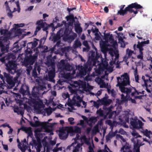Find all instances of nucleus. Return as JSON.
I'll use <instances>...</instances> for the list:
<instances>
[{
	"label": "nucleus",
	"mask_w": 152,
	"mask_h": 152,
	"mask_svg": "<svg viewBox=\"0 0 152 152\" xmlns=\"http://www.w3.org/2000/svg\"><path fill=\"white\" fill-rule=\"evenodd\" d=\"M66 18L67 21L70 20L73 23L75 21L74 16L72 14L70 15L69 16L66 17Z\"/></svg>",
	"instance_id": "34"
},
{
	"label": "nucleus",
	"mask_w": 152,
	"mask_h": 152,
	"mask_svg": "<svg viewBox=\"0 0 152 152\" xmlns=\"http://www.w3.org/2000/svg\"><path fill=\"white\" fill-rule=\"evenodd\" d=\"M48 74V77H47V80L50 82L54 83L55 80L54 79V78L55 77V69L54 68H52L49 71Z\"/></svg>",
	"instance_id": "8"
},
{
	"label": "nucleus",
	"mask_w": 152,
	"mask_h": 152,
	"mask_svg": "<svg viewBox=\"0 0 152 152\" xmlns=\"http://www.w3.org/2000/svg\"><path fill=\"white\" fill-rule=\"evenodd\" d=\"M140 54L137 56V58L138 59H142L143 58V53L142 51H140Z\"/></svg>",
	"instance_id": "55"
},
{
	"label": "nucleus",
	"mask_w": 152,
	"mask_h": 152,
	"mask_svg": "<svg viewBox=\"0 0 152 152\" xmlns=\"http://www.w3.org/2000/svg\"><path fill=\"white\" fill-rule=\"evenodd\" d=\"M35 126H34L35 127H38L42 125V124L39 121H36L35 122Z\"/></svg>",
	"instance_id": "61"
},
{
	"label": "nucleus",
	"mask_w": 152,
	"mask_h": 152,
	"mask_svg": "<svg viewBox=\"0 0 152 152\" xmlns=\"http://www.w3.org/2000/svg\"><path fill=\"white\" fill-rule=\"evenodd\" d=\"M63 29V33H61V35L62 37H63V39L64 40L65 38H66L69 34V29L68 28H66L64 30Z\"/></svg>",
	"instance_id": "21"
},
{
	"label": "nucleus",
	"mask_w": 152,
	"mask_h": 152,
	"mask_svg": "<svg viewBox=\"0 0 152 152\" xmlns=\"http://www.w3.org/2000/svg\"><path fill=\"white\" fill-rule=\"evenodd\" d=\"M132 135L134 137V138H137V137H141V136L137 132H133L132 133Z\"/></svg>",
	"instance_id": "48"
},
{
	"label": "nucleus",
	"mask_w": 152,
	"mask_h": 152,
	"mask_svg": "<svg viewBox=\"0 0 152 152\" xmlns=\"http://www.w3.org/2000/svg\"><path fill=\"white\" fill-rule=\"evenodd\" d=\"M108 93H110V92L111 94V96L113 97H115V92L113 89H112L110 90V89H107Z\"/></svg>",
	"instance_id": "51"
},
{
	"label": "nucleus",
	"mask_w": 152,
	"mask_h": 152,
	"mask_svg": "<svg viewBox=\"0 0 152 152\" xmlns=\"http://www.w3.org/2000/svg\"><path fill=\"white\" fill-rule=\"evenodd\" d=\"M83 45L85 46L87 48H89V46L88 42V41L86 40H85L83 42Z\"/></svg>",
	"instance_id": "59"
},
{
	"label": "nucleus",
	"mask_w": 152,
	"mask_h": 152,
	"mask_svg": "<svg viewBox=\"0 0 152 152\" xmlns=\"http://www.w3.org/2000/svg\"><path fill=\"white\" fill-rule=\"evenodd\" d=\"M40 142L37 141L35 140H33L32 142H30V145H32L33 146H34L36 147L38 144Z\"/></svg>",
	"instance_id": "42"
},
{
	"label": "nucleus",
	"mask_w": 152,
	"mask_h": 152,
	"mask_svg": "<svg viewBox=\"0 0 152 152\" xmlns=\"http://www.w3.org/2000/svg\"><path fill=\"white\" fill-rule=\"evenodd\" d=\"M45 24H46V22H44L42 20H40L37 21L36 23V24L38 26L36 28L34 33L36 34L37 33L41 30V28L45 26Z\"/></svg>",
	"instance_id": "10"
},
{
	"label": "nucleus",
	"mask_w": 152,
	"mask_h": 152,
	"mask_svg": "<svg viewBox=\"0 0 152 152\" xmlns=\"http://www.w3.org/2000/svg\"><path fill=\"white\" fill-rule=\"evenodd\" d=\"M41 147L42 145L40 142L38 144L36 147H35L37 151L38 152H40Z\"/></svg>",
	"instance_id": "52"
},
{
	"label": "nucleus",
	"mask_w": 152,
	"mask_h": 152,
	"mask_svg": "<svg viewBox=\"0 0 152 152\" xmlns=\"http://www.w3.org/2000/svg\"><path fill=\"white\" fill-rule=\"evenodd\" d=\"M14 33V37H16L17 36H20L22 33L24 31L23 29H15L13 30V31Z\"/></svg>",
	"instance_id": "25"
},
{
	"label": "nucleus",
	"mask_w": 152,
	"mask_h": 152,
	"mask_svg": "<svg viewBox=\"0 0 152 152\" xmlns=\"http://www.w3.org/2000/svg\"><path fill=\"white\" fill-rule=\"evenodd\" d=\"M133 51H132L129 49H127L126 50V54L124 57V60L125 62H126L127 61V59L131 57V56L132 55Z\"/></svg>",
	"instance_id": "20"
},
{
	"label": "nucleus",
	"mask_w": 152,
	"mask_h": 152,
	"mask_svg": "<svg viewBox=\"0 0 152 152\" xmlns=\"http://www.w3.org/2000/svg\"><path fill=\"white\" fill-rule=\"evenodd\" d=\"M12 77L10 76V89L12 88V87L15 85V83L12 81Z\"/></svg>",
	"instance_id": "62"
},
{
	"label": "nucleus",
	"mask_w": 152,
	"mask_h": 152,
	"mask_svg": "<svg viewBox=\"0 0 152 152\" xmlns=\"http://www.w3.org/2000/svg\"><path fill=\"white\" fill-rule=\"evenodd\" d=\"M6 9V10L7 12V15L10 17V7L9 6L8 3L7 1L5 2L4 5Z\"/></svg>",
	"instance_id": "35"
},
{
	"label": "nucleus",
	"mask_w": 152,
	"mask_h": 152,
	"mask_svg": "<svg viewBox=\"0 0 152 152\" xmlns=\"http://www.w3.org/2000/svg\"><path fill=\"white\" fill-rule=\"evenodd\" d=\"M117 87H119L121 91L123 93H126V96L129 94L132 91L131 88H126L125 86L130 84L129 77L127 73H125L121 76L117 77Z\"/></svg>",
	"instance_id": "2"
},
{
	"label": "nucleus",
	"mask_w": 152,
	"mask_h": 152,
	"mask_svg": "<svg viewBox=\"0 0 152 152\" xmlns=\"http://www.w3.org/2000/svg\"><path fill=\"white\" fill-rule=\"evenodd\" d=\"M34 68H36V70H37L39 74L40 73L41 68L40 66L37 65L35 64L34 66Z\"/></svg>",
	"instance_id": "57"
},
{
	"label": "nucleus",
	"mask_w": 152,
	"mask_h": 152,
	"mask_svg": "<svg viewBox=\"0 0 152 152\" xmlns=\"http://www.w3.org/2000/svg\"><path fill=\"white\" fill-rule=\"evenodd\" d=\"M108 97H104L101 99H99L97 100L98 102H99L100 104L104 105H109L112 102V100L110 99L107 100Z\"/></svg>",
	"instance_id": "14"
},
{
	"label": "nucleus",
	"mask_w": 152,
	"mask_h": 152,
	"mask_svg": "<svg viewBox=\"0 0 152 152\" xmlns=\"http://www.w3.org/2000/svg\"><path fill=\"white\" fill-rule=\"evenodd\" d=\"M63 32V29H60L57 32L56 35H54L53 37V40L54 42H55L60 39L62 37L61 33L62 34Z\"/></svg>",
	"instance_id": "15"
},
{
	"label": "nucleus",
	"mask_w": 152,
	"mask_h": 152,
	"mask_svg": "<svg viewBox=\"0 0 152 152\" xmlns=\"http://www.w3.org/2000/svg\"><path fill=\"white\" fill-rule=\"evenodd\" d=\"M104 55V56L105 59L104 60V59L101 57V64L104 66H107L108 65V64L107 62L108 60L106 58V56H107V53L106 52L104 51L103 52Z\"/></svg>",
	"instance_id": "22"
},
{
	"label": "nucleus",
	"mask_w": 152,
	"mask_h": 152,
	"mask_svg": "<svg viewBox=\"0 0 152 152\" xmlns=\"http://www.w3.org/2000/svg\"><path fill=\"white\" fill-rule=\"evenodd\" d=\"M40 132V131L39 129H37L34 131L35 136L37 139L39 138V137H40L41 134Z\"/></svg>",
	"instance_id": "39"
},
{
	"label": "nucleus",
	"mask_w": 152,
	"mask_h": 152,
	"mask_svg": "<svg viewBox=\"0 0 152 152\" xmlns=\"http://www.w3.org/2000/svg\"><path fill=\"white\" fill-rule=\"evenodd\" d=\"M34 48L32 45V42H29L27 44V49L25 50L26 55L31 54L32 53Z\"/></svg>",
	"instance_id": "17"
},
{
	"label": "nucleus",
	"mask_w": 152,
	"mask_h": 152,
	"mask_svg": "<svg viewBox=\"0 0 152 152\" xmlns=\"http://www.w3.org/2000/svg\"><path fill=\"white\" fill-rule=\"evenodd\" d=\"M10 89V86H8L5 82V80L4 82L2 83V82H0V89L1 90L0 91V94L2 93V91H4L5 89Z\"/></svg>",
	"instance_id": "19"
},
{
	"label": "nucleus",
	"mask_w": 152,
	"mask_h": 152,
	"mask_svg": "<svg viewBox=\"0 0 152 152\" xmlns=\"http://www.w3.org/2000/svg\"><path fill=\"white\" fill-rule=\"evenodd\" d=\"M32 75L35 78L37 77V70H36V68L34 67V68L32 71Z\"/></svg>",
	"instance_id": "54"
},
{
	"label": "nucleus",
	"mask_w": 152,
	"mask_h": 152,
	"mask_svg": "<svg viewBox=\"0 0 152 152\" xmlns=\"http://www.w3.org/2000/svg\"><path fill=\"white\" fill-rule=\"evenodd\" d=\"M29 89L28 86L23 84L19 90V92L23 95H27L30 94Z\"/></svg>",
	"instance_id": "9"
},
{
	"label": "nucleus",
	"mask_w": 152,
	"mask_h": 152,
	"mask_svg": "<svg viewBox=\"0 0 152 152\" xmlns=\"http://www.w3.org/2000/svg\"><path fill=\"white\" fill-rule=\"evenodd\" d=\"M16 4L18 8V12H20V6L19 2V1H17L16 2Z\"/></svg>",
	"instance_id": "64"
},
{
	"label": "nucleus",
	"mask_w": 152,
	"mask_h": 152,
	"mask_svg": "<svg viewBox=\"0 0 152 152\" xmlns=\"http://www.w3.org/2000/svg\"><path fill=\"white\" fill-rule=\"evenodd\" d=\"M9 44V43H8L6 45V46H5L3 45L1 47V51L3 53H7L8 52Z\"/></svg>",
	"instance_id": "27"
},
{
	"label": "nucleus",
	"mask_w": 152,
	"mask_h": 152,
	"mask_svg": "<svg viewBox=\"0 0 152 152\" xmlns=\"http://www.w3.org/2000/svg\"><path fill=\"white\" fill-rule=\"evenodd\" d=\"M107 42H109L111 44L114 45L115 43V42L114 39L113 37L112 34H111L108 39V40L107 41Z\"/></svg>",
	"instance_id": "36"
},
{
	"label": "nucleus",
	"mask_w": 152,
	"mask_h": 152,
	"mask_svg": "<svg viewBox=\"0 0 152 152\" xmlns=\"http://www.w3.org/2000/svg\"><path fill=\"white\" fill-rule=\"evenodd\" d=\"M115 121H113V122L110 120H108L107 121V124L110 126L112 129L114 127Z\"/></svg>",
	"instance_id": "41"
},
{
	"label": "nucleus",
	"mask_w": 152,
	"mask_h": 152,
	"mask_svg": "<svg viewBox=\"0 0 152 152\" xmlns=\"http://www.w3.org/2000/svg\"><path fill=\"white\" fill-rule=\"evenodd\" d=\"M82 139L83 140L85 143L88 145H90V142L86 136H83L82 138Z\"/></svg>",
	"instance_id": "44"
},
{
	"label": "nucleus",
	"mask_w": 152,
	"mask_h": 152,
	"mask_svg": "<svg viewBox=\"0 0 152 152\" xmlns=\"http://www.w3.org/2000/svg\"><path fill=\"white\" fill-rule=\"evenodd\" d=\"M91 102H93L94 103V106L96 108L98 109L99 107L100 103H99V102H98L97 101L96 102L94 101H92Z\"/></svg>",
	"instance_id": "50"
},
{
	"label": "nucleus",
	"mask_w": 152,
	"mask_h": 152,
	"mask_svg": "<svg viewBox=\"0 0 152 152\" xmlns=\"http://www.w3.org/2000/svg\"><path fill=\"white\" fill-rule=\"evenodd\" d=\"M107 110L108 111V112L106 113V115H108V117L109 118H111L113 113L112 112V110L111 108L110 107H108L107 108Z\"/></svg>",
	"instance_id": "31"
},
{
	"label": "nucleus",
	"mask_w": 152,
	"mask_h": 152,
	"mask_svg": "<svg viewBox=\"0 0 152 152\" xmlns=\"http://www.w3.org/2000/svg\"><path fill=\"white\" fill-rule=\"evenodd\" d=\"M104 39L106 41L108 40V39L110 37L111 34H110V33H106L105 32L104 33Z\"/></svg>",
	"instance_id": "46"
},
{
	"label": "nucleus",
	"mask_w": 152,
	"mask_h": 152,
	"mask_svg": "<svg viewBox=\"0 0 152 152\" xmlns=\"http://www.w3.org/2000/svg\"><path fill=\"white\" fill-rule=\"evenodd\" d=\"M49 28V27L48 25V24H47L46 23V24H45V26L43 28H43L42 30L44 31H46V32L47 33L48 32V31L47 30Z\"/></svg>",
	"instance_id": "56"
},
{
	"label": "nucleus",
	"mask_w": 152,
	"mask_h": 152,
	"mask_svg": "<svg viewBox=\"0 0 152 152\" xmlns=\"http://www.w3.org/2000/svg\"><path fill=\"white\" fill-rule=\"evenodd\" d=\"M15 25V26L14 28H13L12 29L11 32V30H10V36H11V33L12 32L13 30H14L15 29H20L19 25L18 24H14Z\"/></svg>",
	"instance_id": "53"
},
{
	"label": "nucleus",
	"mask_w": 152,
	"mask_h": 152,
	"mask_svg": "<svg viewBox=\"0 0 152 152\" xmlns=\"http://www.w3.org/2000/svg\"><path fill=\"white\" fill-rule=\"evenodd\" d=\"M125 5H121V6L120 10L118 11L117 15L124 16L128 12L131 13L133 12L134 14L136 15L138 13L137 10L142 9V7L137 2L133 3L128 5L124 9V8Z\"/></svg>",
	"instance_id": "3"
},
{
	"label": "nucleus",
	"mask_w": 152,
	"mask_h": 152,
	"mask_svg": "<svg viewBox=\"0 0 152 152\" xmlns=\"http://www.w3.org/2000/svg\"><path fill=\"white\" fill-rule=\"evenodd\" d=\"M17 55V53L13 52L12 53H10V59L12 58L13 60L15 59Z\"/></svg>",
	"instance_id": "43"
},
{
	"label": "nucleus",
	"mask_w": 152,
	"mask_h": 152,
	"mask_svg": "<svg viewBox=\"0 0 152 152\" xmlns=\"http://www.w3.org/2000/svg\"><path fill=\"white\" fill-rule=\"evenodd\" d=\"M144 135H145L147 137L150 138V135L151 134V131H148L147 129H146L143 132Z\"/></svg>",
	"instance_id": "40"
},
{
	"label": "nucleus",
	"mask_w": 152,
	"mask_h": 152,
	"mask_svg": "<svg viewBox=\"0 0 152 152\" xmlns=\"http://www.w3.org/2000/svg\"><path fill=\"white\" fill-rule=\"evenodd\" d=\"M75 31L78 34H81L83 31V29L79 24H75Z\"/></svg>",
	"instance_id": "26"
},
{
	"label": "nucleus",
	"mask_w": 152,
	"mask_h": 152,
	"mask_svg": "<svg viewBox=\"0 0 152 152\" xmlns=\"http://www.w3.org/2000/svg\"><path fill=\"white\" fill-rule=\"evenodd\" d=\"M74 120V118H73L70 117L68 119V121L69 122L70 124L72 125H73L75 123L74 122H73Z\"/></svg>",
	"instance_id": "60"
},
{
	"label": "nucleus",
	"mask_w": 152,
	"mask_h": 152,
	"mask_svg": "<svg viewBox=\"0 0 152 152\" xmlns=\"http://www.w3.org/2000/svg\"><path fill=\"white\" fill-rule=\"evenodd\" d=\"M58 135L60 139L65 140L67 138L68 134L65 129H61L59 131Z\"/></svg>",
	"instance_id": "13"
},
{
	"label": "nucleus",
	"mask_w": 152,
	"mask_h": 152,
	"mask_svg": "<svg viewBox=\"0 0 152 152\" xmlns=\"http://www.w3.org/2000/svg\"><path fill=\"white\" fill-rule=\"evenodd\" d=\"M100 55L99 53H98L97 52L95 53L94 52L92 51L88 61L84 64V66L80 65L78 66V69L79 71L78 76L83 77L87 74L89 75L92 68V64L93 66H96V62L99 58Z\"/></svg>",
	"instance_id": "1"
},
{
	"label": "nucleus",
	"mask_w": 152,
	"mask_h": 152,
	"mask_svg": "<svg viewBox=\"0 0 152 152\" xmlns=\"http://www.w3.org/2000/svg\"><path fill=\"white\" fill-rule=\"evenodd\" d=\"M14 112L17 113L18 114H20L21 115H23V113L22 111L20 110L18 106L14 107Z\"/></svg>",
	"instance_id": "32"
},
{
	"label": "nucleus",
	"mask_w": 152,
	"mask_h": 152,
	"mask_svg": "<svg viewBox=\"0 0 152 152\" xmlns=\"http://www.w3.org/2000/svg\"><path fill=\"white\" fill-rule=\"evenodd\" d=\"M130 147L127 145H124L123 146L121 149V151L123 152H128L130 149Z\"/></svg>",
	"instance_id": "33"
},
{
	"label": "nucleus",
	"mask_w": 152,
	"mask_h": 152,
	"mask_svg": "<svg viewBox=\"0 0 152 152\" xmlns=\"http://www.w3.org/2000/svg\"><path fill=\"white\" fill-rule=\"evenodd\" d=\"M130 124L133 128L134 129H139L142 127L143 124L140 120H138L137 119H134L133 118H130Z\"/></svg>",
	"instance_id": "7"
},
{
	"label": "nucleus",
	"mask_w": 152,
	"mask_h": 152,
	"mask_svg": "<svg viewBox=\"0 0 152 152\" xmlns=\"http://www.w3.org/2000/svg\"><path fill=\"white\" fill-rule=\"evenodd\" d=\"M0 33L3 36L0 37V47L2 46L3 44V42H6L10 39V31L8 30L3 29L1 27L0 29Z\"/></svg>",
	"instance_id": "6"
},
{
	"label": "nucleus",
	"mask_w": 152,
	"mask_h": 152,
	"mask_svg": "<svg viewBox=\"0 0 152 152\" xmlns=\"http://www.w3.org/2000/svg\"><path fill=\"white\" fill-rule=\"evenodd\" d=\"M143 46L142 45L141 43V42H138V44L137 45L135 44L134 45L133 48L134 50H135L136 48H137L139 49V51H142L144 50L143 48Z\"/></svg>",
	"instance_id": "28"
},
{
	"label": "nucleus",
	"mask_w": 152,
	"mask_h": 152,
	"mask_svg": "<svg viewBox=\"0 0 152 152\" xmlns=\"http://www.w3.org/2000/svg\"><path fill=\"white\" fill-rule=\"evenodd\" d=\"M73 68V67L71 66L67 61L64 68V70L71 71Z\"/></svg>",
	"instance_id": "29"
},
{
	"label": "nucleus",
	"mask_w": 152,
	"mask_h": 152,
	"mask_svg": "<svg viewBox=\"0 0 152 152\" xmlns=\"http://www.w3.org/2000/svg\"><path fill=\"white\" fill-rule=\"evenodd\" d=\"M67 60L66 59L61 60L58 64V68L61 70H64V68L66 65V64L67 62Z\"/></svg>",
	"instance_id": "18"
},
{
	"label": "nucleus",
	"mask_w": 152,
	"mask_h": 152,
	"mask_svg": "<svg viewBox=\"0 0 152 152\" xmlns=\"http://www.w3.org/2000/svg\"><path fill=\"white\" fill-rule=\"evenodd\" d=\"M3 74L4 76V77L5 78H6V82L8 84L10 85V75L7 73L5 72H4Z\"/></svg>",
	"instance_id": "38"
},
{
	"label": "nucleus",
	"mask_w": 152,
	"mask_h": 152,
	"mask_svg": "<svg viewBox=\"0 0 152 152\" xmlns=\"http://www.w3.org/2000/svg\"><path fill=\"white\" fill-rule=\"evenodd\" d=\"M82 146V144L80 143H78L77 145L75 147V149L74 150L79 151V149Z\"/></svg>",
	"instance_id": "63"
},
{
	"label": "nucleus",
	"mask_w": 152,
	"mask_h": 152,
	"mask_svg": "<svg viewBox=\"0 0 152 152\" xmlns=\"http://www.w3.org/2000/svg\"><path fill=\"white\" fill-rule=\"evenodd\" d=\"M17 69L16 61H10V73L12 74H16V76L14 78V80L15 82L18 81V77L21 75L20 69Z\"/></svg>",
	"instance_id": "4"
},
{
	"label": "nucleus",
	"mask_w": 152,
	"mask_h": 152,
	"mask_svg": "<svg viewBox=\"0 0 152 152\" xmlns=\"http://www.w3.org/2000/svg\"><path fill=\"white\" fill-rule=\"evenodd\" d=\"M75 45L76 47L78 48L82 44L80 41L76 40L75 42Z\"/></svg>",
	"instance_id": "47"
},
{
	"label": "nucleus",
	"mask_w": 152,
	"mask_h": 152,
	"mask_svg": "<svg viewBox=\"0 0 152 152\" xmlns=\"http://www.w3.org/2000/svg\"><path fill=\"white\" fill-rule=\"evenodd\" d=\"M77 34L75 33H74L72 35H69V34L66 38H65V39L64 41H66L69 40V41H72L77 37Z\"/></svg>",
	"instance_id": "24"
},
{
	"label": "nucleus",
	"mask_w": 152,
	"mask_h": 152,
	"mask_svg": "<svg viewBox=\"0 0 152 152\" xmlns=\"http://www.w3.org/2000/svg\"><path fill=\"white\" fill-rule=\"evenodd\" d=\"M1 61L2 63L5 64V66H6V69L8 72H10V53H8L6 58L4 57Z\"/></svg>",
	"instance_id": "11"
},
{
	"label": "nucleus",
	"mask_w": 152,
	"mask_h": 152,
	"mask_svg": "<svg viewBox=\"0 0 152 152\" xmlns=\"http://www.w3.org/2000/svg\"><path fill=\"white\" fill-rule=\"evenodd\" d=\"M134 74L135 76V81L137 83H139V75L137 74V68H136L135 71L134 72Z\"/></svg>",
	"instance_id": "37"
},
{
	"label": "nucleus",
	"mask_w": 152,
	"mask_h": 152,
	"mask_svg": "<svg viewBox=\"0 0 152 152\" xmlns=\"http://www.w3.org/2000/svg\"><path fill=\"white\" fill-rule=\"evenodd\" d=\"M26 55L22 62V65L27 67L28 66L32 65L34 63L37 58V55L35 54L32 56L31 54L28 56H27Z\"/></svg>",
	"instance_id": "5"
},
{
	"label": "nucleus",
	"mask_w": 152,
	"mask_h": 152,
	"mask_svg": "<svg viewBox=\"0 0 152 152\" xmlns=\"http://www.w3.org/2000/svg\"><path fill=\"white\" fill-rule=\"evenodd\" d=\"M21 50V48H20L18 45V42H16L13 44L12 47L10 49V51H12V52L18 53Z\"/></svg>",
	"instance_id": "16"
},
{
	"label": "nucleus",
	"mask_w": 152,
	"mask_h": 152,
	"mask_svg": "<svg viewBox=\"0 0 152 152\" xmlns=\"http://www.w3.org/2000/svg\"><path fill=\"white\" fill-rule=\"evenodd\" d=\"M36 39V40L34 41L33 42H32V45L34 48V51L35 50V48L36 47L37 45L38 44L37 41H38V40L37 39Z\"/></svg>",
	"instance_id": "49"
},
{
	"label": "nucleus",
	"mask_w": 152,
	"mask_h": 152,
	"mask_svg": "<svg viewBox=\"0 0 152 152\" xmlns=\"http://www.w3.org/2000/svg\"><path fill=\"white\" fill-rule=\"evenodd\" d=\"M52 119H50L48 120L47 122H45L43 123V125L45 129H47L48 127H53L54 125V124L53 123H50L49 122L52 121Z\"/></svg>",
	"instance_id": "23"
},
{
	"label": "nucleus",
	"mask_w": 152,
	"mask_h": 152,
	"mask_svg": "<svg viewBox=\"0 0 152 152\" xmlns=\"http://www.w3.org/2000/svg\"><path fill=\"white\" fill-rule=\"evenodd\" d=\"M82 99V98H81L78 94H76V96H74L72 99L74 103L76 104L77 106L79 107L80 106Z\"/></svg>",
	"instance_id": "12"
},
{
	"label": "nucleus",
	"mask_w": 152,
	"mask_h": 152,
	"mask_svg": "<svg viewBox=\"0 0 152 152\" xmlns=\"http://www.w3.org/2000/svg\"><path fill=\"white\" fill-rule=\"evenodd\" d=\"M96 113L100 117H104L105 118L106 116V115H104V111L101 109V108H100L99 110H98L96 111Z\"/></svg>",
	"instance_id": "30"
},
{
	"label": "nucleus",
	"mask_w": 152,
	"mask_h": 152,
	"mask_svg": "<svg viewBox=\"0 0 152 152\" xmlns=\"http://www.w3.org/2000/svg\"><path fill=\"white\" fill-rule=\"evenodd\" d=\"M73 131L76 133H81V129L78 127L76 126L73 130Z\"/></svg>",
	"instance_id": "45"
},
{
	"label": "nucleus",
	"mask_w": 152,
	"mask_h": 152,
	"mask_svg": "<svg viewBox=\"0 0 152 152\" xmlns=\"http://www.w3.org/2000/svg\"><path fill=\"white\" fill-rule=\"evenodd\" d=\"M69 95L67 92L63 93L62 94V97L65 99H66L67 98H69Z\"/></svg>",
	"instance_id": "58"
}]
</instances>
